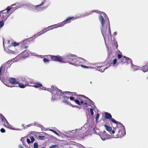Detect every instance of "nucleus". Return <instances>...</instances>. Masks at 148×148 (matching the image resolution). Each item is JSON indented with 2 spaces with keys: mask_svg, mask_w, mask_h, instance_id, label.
<instances>
[{
  "mask_svg": "<svg viewBox=\"0 0 148 148\" xmlns=\"http://www.w3.org/2000/svg\"><path fill=\"white\" fill-rule=\"evenodd\" d=\"M76 60H75L73 62H70V64L75 66L77 65H80V63L79 62V58H76Z\"/></svg>",
  "mask_w": 148,
  "mask_h": 148,
  "instance_id": "2eb2a0df",
  "label": "nucleus"
},
{
  "mask_svg": "<svg viewBox=\"0 0 148 148\" xmlns=\"http://www.w3.org/2000/svg\"><path fill=\"white\" fill-rule=\"evenodd\" d=\"M9 80L10 82L12 84H17L19 83V82L17 81L16 79L13 77L9 78Z\"/></svg>",
  "mask_w": 148,
  "mask_h": 148,
  "instance_id": "ddd939ff",
  "label": "nucleus"
},
{
  "mask_svg": "<svg viewBox=\"0 0 148 148\" xmlns=\"http://www.w3.org/2000/svg\"><path fill=\"white\" fill-rule=\"evenodd\" d=\"M131 66L132 68H134V69H135V71L138 70V67L137 66H136L133 64L132 63V61L131 62Z\"/></svg>",
  "mask_w": 148,
  "mask_h": 148,
  "instance_id": "a878e982",
  "label": "nucleus"
},
{
  "mask_svg": "<svg viewBox=\"0 0 148 148\" xmlns=\"http://www.w3.org/2000/svg\"><path fill=\"white\" fill-rule=\"evenodd\" d=\"M42 134H43L42 135H44L43 136H38V138L40 140H43L44 139V138L45 137L46 133L45 132H43L42 133Z\"/></svg>",
  "mask_w": 148,
  "mask_h": 148,
  "instance_id": "5701e85b",
  "label": "nucleus"
},
{
  "mask_svg": "<svg viewBox=\"0 0 148 148\" xmlns=\"http://www.w3.org/2000/svg\"><path fill=\"white\" fill-rule=\"evenodd\" d=\"M112 133L113 134H114L115 133V131L114 130H113L112 131Z\"/></svg>",
  "mask_w": 148,
  "mask_h": 148,
  "instance_id": "69168bd1",
  "label": "nucleus"
},
{
  "mask_svg": "<svg viewBox=\"0 0 148 148\" xmlns=\"http://www.w3.org/2000/svg\"><path fill=\"white\" fill-rule=\"evenodd\" d=\"M47 29L46 28L41 31V34H43L47 31H48L47 30Z\"/></svg>",
  "mask_w": 148,
  "mask_h": 148,
  "instance_id": "f704fd0d",
  "label": "nucleus"
},
{
  "mask_svg": "<svg viewBox=\"0 0 148 148\" xmlns=\"http://www.w3.org/2000/svg\"><path fill=\"white\" fill-rule=\"evenodd\" d=\"M23 53H25L27 55H28L30 53V51L28 50H26L23 51Z\"/></svg>",
  "mask_w": 148,
  "mask_h": 148,
  "instance_id": "c85d7f7f",
  "label": "nucleus"
},
{
  "mask_svg": "<svg viewBox=\"0 0 148 148\" xmlns=\"http://www.w3.org/2000/svg\"><path fill=\"white\" fill-rule=\"evenodd\" d=\"M99 19L102 27L101 32L106 43L107 39L109 40V38H111L109 20L106 14L103 12L99 16Z\"/></svg>",
  "mask_w": 148,
  "mask_h": 148,
  "instance_id": "f257e3e1",
  "label": "nucleus"
},
{
  "mask_svg": "<svg viewBox=\"0 0 148 148\" xmlns=\"http://www.w3.org/2000/svg\"><path fill=\"white\" fill-rule=\"evenodd\" d=\"M106 132L104 131L103 133L101 132L100 134V136L102 140H105L106 139H108L110 137L109 135L106 134Z\"/></svg>",
  "mask_w": 148,
  "mask_h": 148,
  "instance_id": "1a4fd4ad",
  "label": "nucleus"
},
{
  "mask_svg": "<svg viewBox=\"0 0 148 148\" xmlns=\"http://www.w3.org/2000/svg\"><path fill=\"white\" fill-rule=\"evenodd\" d=\"M33 40V37H30L29 38L26 39L23 41V43H24L25 42L28 41V42H30L31 40Z\"/></svg>",
  "mask_w": 148,
  "mask_h": 148,
  "instance_id": "393cba45",
  "label": "nucleus"
},
{
  "mask_svg": "<svg viewBox=\"0 0 148 148\" xmlns=\"http://www.w3.org/2000/svg\"><path fill=\"white\" fill-rule=\"evenodd\" d=\"M30 84H31V85H29V86L34 87L36 88H38L40 87V88H41V87H42V90H47V89L48 88H47V89H46V88L43 87L42 85L39 83H35L34 84L30 83Z\"/></svg>",
  "mask_w": 148,
  "mask_h": 148,
  "instance_id": "0eeeda50",
  "label": "nucleus"
},
{
  "mask_svg": "<svg viewBox=\"0 0 148 148\" xmlns=\"http://www.w3.org/2000/svg\"><path fill=\"white\" fill-rule=\"evenodd\" d=\"M116 34H117V32H114V36L116 35Z\"/></svg>",
  "mask_w": 148,
  "mask_h": 148,
  "instance_id": "680f3d73",
  "label": "nucleus"
},
{
  "mask_svg": "<svg viewBox=\"0 0 148 148\" xmlns=\"http://www.w3.org/2000/svg\"><path fill=\"white\" fill-rule=\"evenodd\" d=\"M27 47H28V46H25L24 48L25 49H26L27 48Z\"/></svg>",
  "mask_w": 148,
  "mask_h": 148,
  "instance_id": "774afa93",
  "label": "nucleus"
},
{
  "mask_svg": "<svg viewBox=\"0 0 148 148\" xmlns=\"http://www.w3.org/2000/svg\"><path fill=\"white\" fill-rule=\"evenodd\" d=\"M51 29H54V28H56L55 27H51Z\"/></svg>",
  "mask_w": 148,
  "mask_h": 148,
  "instance_id": "0e129e2a",
  "label": "nucleus"
},
{
  "mask_svg": "<svg viewBox=\"0 0 148 148\" xmlns=\"http://www.w3.org/2000/svg\"><path fill=\"white\" fill-rule=\"evenodd\" d=\"M142 70L144 72H145L148 71V67L147 66L145 65L142 67Z\"/></svg>",
  "mask_w": 148,
  "mask_h": 148,
  "instance_id": "4be33fe9",
  "label": "nucleus"
},
{
  "mask_svg": "<svg viewBox=\"0 0 148 148\" xmlns=\"http://www.w3.org/2000/svg\"><path fill=\"white\" fill-rule=\"evenodd\" d=\"M14 59H13L12 60L8 61L6 63L2 65L0 68V79L4 84L8 87H12L14 86H12L9 83H5V82L8 80L9 76L7 71L5 72V67L7 65H8V66H7L8 68L10 67V63L12 62H14Z\"/></svg>",
  "mask_w": 148,
  "mask_h": 148,
  "instance_id": "7ed1b4c3",
  "label": "nucleus"
},
{
  "mask_svg": "<svg viewBox=\"0 0 148 148\" xmlns=\"http://www.w3.org/2000/svg\"><path fill=\"white\" fill-rule=\"evenodd\" d=\"M49 130L51 131L56 134V135H58V136H59V135L56 131L52 130Z\"/></svg>",
  "mask_w": 148,
  "mask_h": 148,
  "instance_id": "58836bf2",
  "label": "nucleus"
},
{
  "mask_svg": "<svg viewBox=\"0 0 148 148\" xmlns=\"http://www.w3.org/2000/svg\"><path fill=\"white\" fill-rule=\"evenodd\" d=\"M105 127H106V129L107 131H108L109 132H111L112 129L111 127H109L106 125H105Z\"/></svg>",
  "mask_w": 148,
  "mask_h": 148,
  "instance_id": "b1692460",
  "label": "nucleus"
},
{
  "mask_svg": "<svg viewBox=\"0 0 148 148\" xmlns=\"http://www.w3.org/2000/svg\"><path fill=\"white\" fill-rule=\"evenodd\" d=\"M74 101L75 102V103L78 105H80L81 104L80 103V101L76 99L74 100Z\"/></svg>",
  "mask_w": 148,
  "mask_h": 148,
  "instance_id": "e433bc0d",
  "label": "nucleus"
},
{
  "mask_svg": "<svg viewBox=\"0 0 148 148\" xmlns=\"http://www.w3.org/2000/svg\"><path fill=\"white\" fill-rule=\"evenodd\" d=\"M0 12H2V13H8V12L7 11V10H2V11H0Z\"/></svg>",
  "mask_w": 148,
  "mask_h": 148,
  "instance_id": "de8ad7c7",
  "label": "nucleus"
},
{
  "mask_svg": "<svg viewBox=\"0 0 148 148\" xmlns=\"http://www.w3.org/2000/svg\"><path fill=\"white\" fill-rule=\"evenodd\" d=\"M21 81L23 83L25 84V86H29V84H30L31 82L29 83V79L27 77L22 78Z\"/></svg>",
  "mask_w": 148,
  "mask_h": 148,
  "instance_id": "f8f14e48",
  "label": "nucleus"
},
{
  "mask_svg": "<svg viewBox=\"0 0 148 148\" xmlns=\"http://www.w3.org/2000/svg\"><path fill=\"white\" fill-rule=\"evenodd\" d=\"M99 12L98 10H93L92 12H90L89 13H85L83 16V17L86 16H88L89 15L91 14H92V12H97L98 13V12Z\"/></svg>",
  "mask_w": 148,
  "mask_h": 148,
  "instance_id": "f3484780",
  "label": "nucleus"
},
{
  "mask_svg": "<svg viewBox=\"0 0 148 148\" xmlns=\"http://www.w3.org/2000/svg\"><path fill=\"white\" fill-rule=\"evenodd\" d=\"M43 61L45 63H49V60L47 58H44L43 60Z\"/></svg>",
  "mask_w": 148,
  "mask_h": 148,
  "instance_id": "72a5a7b5",
  "label": "nucleus"
},
{
  "mask_svg": "<svg viewBox=\"0 0 148 148\" xmlns=\"http://www.w3.org/2000/svg\"><path fill=\"white\" fill-rule=\"evenodd\" d=\"M37 34H35L33 36H32V37H33V39H35L36 37H37Z\"/></svg>",
  "mask_w": 148,
  "mask_h": 148,
  "instance_id": "603ef678",
  "label": "nucleus"
},
{
  "mask_svg": "<svg viewBox=\"0 0 148 148\" xmlns=\"http://www.w3.org/2000/svg\"><path fill=\"white\" fill-rule=\"evenodd\" d=\"M22 6V5L20 3L19 4H17L15 8V10L20 8Z\"/></svg>",
  "mask_w": 148,
  "mask_h": 148,
  "instance_id": "c9c22d12",
  "label": "nucleus"
},
{
  "mask_svg": "<svg viewBox=\"0 0 148 148\" xmlns=\"http://www.w3.org/2000/svg\"><path fill=\"white\" fill-rule=\"evenodd\" d=\"M117 62V60L116 59H115L113 60L111 63V64L114 65H115Z\"/></svg>",
  "mask_w": 148,
  "mask_h": 148,
  "instance_id": "473e14b6",
  "label": "nucleus"
},
{
  "mask_svg": "<svg viewBox=\"0 0 148 148\" xmlns=\"http://www.w3.org/2000/svg\"><path fill=\"white\" fill-rule=\"evenodd\" d=\"M80 63H83L85 62V60L82 58H78Z\"/></svg>",
  "mask_w": 148,
  "mask_h": 148,
  "instance_id": "cd10ccee",
  "label": "nucleus"
},
{
  "mask_svg": "<svg viewBox=\"0 0 148 148\" xmlns=\"http://www.w3.org/2000/svg\"><path fill=\"white\" fill-rule=\"evenodd\" d=\"M79 148H86L85 147H84V146L82 145H80V144L79 145ZM90 148H92L90 147Z\"/></svg>",
  "mask_w": 148,
  "mask_h": 148,
  "instance_id": "49530a36",
  "label": "nucleus"
},
{
  "mask_svg": "<svg viewBox=\"0 0 148 148\" xmlns=\"http://www.w3.org/2000/svg\"><path fill=\"white\" fill-rule=\"evenodd\" d=\"M114 45L115 46L116 48H117L118 47L117 42L116 41L114 42Z\"/></svg>",
  "mask_w": 148,
  "mask_h": 148,
  "instance_id": "a18cd8bd",
  "label": "nucleus"
},
{
  "mask_svg": "<svg viewBox=\"0 0 148 148\" xmlns=\"http://www.w3.org/2000/svg\"><path fill=\"white\" fill-rule=\"evenodd\" d=\"M93 109L92 108H90V112L91 114L92 115H93L94 114V112L93 111Z\"/></svg>",
  "mask_w": 148,
  "mask_h": 148,
  "instance_id": "a19ab883",
  "label": "nucleus"
},
{
  "mask_svg": "<svg viewBox=\"0 0 148 148\" xmlns=\"http://www.w3.org/2000/svg\"><path fill=\"white\" fill-rule=\"evenodd\" d=\"M0 131L1 132L4 133L5 132V130L4 128H2L0 130Z\"/></svg>",
  "mask_w": 148,
  "mask_h": 148,
  "instance_id": "37998d69",
  "label": "nucleus"
},
{
  "mask_svg": "<svg viewBox=\"0 0 148 148\" xmlns=\"http://www.w3.org/2000/svg\"><path fill=\"white\" fill-rule=\"evenodd\" d=\"M71 100H73L74 101V98L73 97H71L69 98Z\"/></svg>",
  "mask_w": 148,
  "mask_h": 148,
  "instance_id": "6e6d98bb",
  "label": "nucleus"
},
{
  "mask_svg": "<svg viewBox=\"0 0 148 148\" xmlns=\"http://www.w3.org/2000/svg\"><path fill=\"white\" fill-rule=\"evenodd\" d=\"M118 57L119 59L122 58V56L121 54H118Z\"/></svg>",
  "mask_w": 148,
  "mask_h": 148,
  "instance_id": "09e8293b",
  "label": "nucleus"
},
{
  "mask_svg": "<svg viewBox=\"0 0 148 148\" xmlns=\"http://www.w3.org/2000/svg\"><path fill=\"white\" fill-rule=\"evenodd\" d=\"M19 148H24V147L21 145H19Z\"/></svg>",
  "mask_w": 148,
  "mask_h": 148,
  "instance_id": "4d7b16f0",
  "label": "nucleus"
},
{
  "mask_svg": "<svg viewBox=\"0 0 148 148\" xmlns=\"http://www.w3.org/2000/svg\"><path fill=\"white\" fill-rule=\"evenodd\" d=\"M87 101H88V100L87 101H86V102H85L84 105H86V106L87 105L88 103V102H87Z\"/></svg>",
  "mask_w": 148,
  "mask_h": 148,
  "instance_id": "13d9d810",
  "label": "nucleus"
},
{
  "mask_svg": "<svg viewBox=\"0 0 148 148\" xmlns=\"http://www.w3.org/2000/svg\"><path fill=\"white\" fill-rule=\"evenodd\" d=\"M3 125L5 127L8 128H9L10 129L12 130H14V128L12 127V126L9 124L7 121L5 122V123L3 124Z\"/></svg>",
  "mask_w": 148,
  "mask_h": 148,
  "instance_id": "dca6fc26",
  "label": "nucleus"
},
{
  "mask_svg": "<svg viewBox=\"0 0 148 148\" xmlns=\"http://www.w3.org/2000/svg\"><path fill=\"white\" fill-rule=\"evenodd\" d=\"M51 59L54 61L62 62L63 59L62 58L59 57V56H55L51 55L50 56Z\"/></svg>",
  "mask_w": 148,
  "mask_h": 148,
  "instance_id": "6e6552de",
  "label": "nucleus"
},
{
  "mask_svg": "<svg viewBox=\"0 0 148 148\" xmlns=\"http://www.w3.org/2000/svg\"><path fill=\"white\" fill-rule=\"evenodd\" d=\"M85 98H86L88 100L87 102H88V103H89L90 104V105H93V106H92V108H94L95 107V106L94 105V102L92 101L91 100H90V99H89V98H88L87 97H86L85 96H84Z\"/></svg>",
  "mask_w": 148,
  "mask_h": 148,
  "instance_id": "6ab92c4d",
  "label": "nucleus"
},
{
  "mask_svg": "<svg viewBox=\"0 0 148 148\" xmlns=\"http://www.w3.org/2000/svg\"><path fill=\"white\" fill-rule=\"evenodd\" d=\"M25 125L24 124H22V126L24 127V128H25Z\"/></svg>",
  "mask_w": 148,
  "mask_h": 148,
  "instance_id": "e2e57ef3",
  "label": "nucleus"
},
{
  "mask_svg": "<svg viewBox=\"0 0 148 148\" xmlns=\"http://www.w3.org/2000/svg\"><path fill=\"white\" fill-rule=\"evenodd\" d=\"M36 34L37 35V36H40V35H41L42 34H41V31L40 32Z\"/></svg>",
  "mask_w": 148,
  "mask_h": 148,
  "instance_id": "5fc2aeb1",
  "label": "nucleus"
},
{
  "mask_svg": "<svg viewBox=\"0 0 148 148\" xmlns=\"http://www.w3.org/2000/svg\"><path fill=\"white\" fill-rule=\"evenodd\" d=\"M19 45L18 43L16 42H12L11 43L10 45L8 46V47H10L11 46L16 47L18 45Z\"/></svg>",
  "mask_w": 148,
  "mask_h": 148,
  "instance_id": "412c9836",
  "label": "nucleus"
},
{
  "mask_svg": "<svg viewBox=\"0 0 148 148\" xmlns=\"http://www.w3.org/2000/svg\"><path fill=\"white\" fill-rule=\"evenodd\" d=\"M4 25V22L3 21H0V27H2Z\"/></svg>",
  "mask_w": 148,
  "mask_h": 148,
  "instance_id": "2f4dec72",
  "label": "nucleus"
},
{
  "mask_svg": "<svg viewBox=\"0 0 148 148\" xmlns=\"http://www.w3.org/2000/svg\"><path fill=\"white\" fill-rule=\"evenodd\" d=\"M37 126H39L40 127V128H42V127H43V126L42 125H40V124H38V125H37Z\"/></svg>",
  "mask_w": 148,
  "mask_h": 148,
  "instance_id": "bf43d9fd",
  "label": "nucleus"
},
{
  "mask_svg": "<svg viewBox=\"0 0 148 148\" xmlns=\"http://www.w3.org/2000/svg\"><path fill=\"white\" fill-rule=\"evenodd\" d=\"M105 117L107 119H111L112 118V116L111 114L107 112L105 113Z\"/></svg>",
  "mask_w": 148,
  "mask_h": 148,
  "instance_id": "a211bd4d",
  "label": "nucleus"
},
{
  "mask_svg": "<svg viewBox=\"0 0 148 148\" xmlns=\"http://www.w3.org/2000/svg\"><path fill=\"white\" fill-rule=\"evenodd\" d=\"M107 68H107H106L105 69H99V70H98V69H97V70H98V71H100V72H102V73H103V72Z\"/></svg>",
  "mask_w": 148,
  "mask_h": 148,
  "instance_id": "79ce46f5",
  "label": "nucleus"
},
{
  "mask_svg": "<svg viewBox=\"0 0 148 148\" xmlns=\"http://www.w3.org/2000/svg\"><path fill=\"white\" fill-rule=\"evenodd\" d=\"M76 57V55L69 53L67 54L65 56V58L68 60V62L70 64V62H73L76 60L75 58Z\"/></svg>",
  "mask_w": 148,
  "mask_h": 148,
  "instance_id": "39448f33",
  "label": "nucleus"
},
{
  "mask_svg": "<svg viewBox=\"0 0 148 148\" xmlns=\"http://www.w3.org/2000/svg\"><path fill=\"white\" fill-rule=\"evenodd\" d=\"M99 114H97L96 116V120H97L99 119Z\"/></svg>",
  "mask_w": 148,
  "mask_h": 148,
  "instance_id": "3c124183",
  "label": "nucleus"
},
{
  "mask_svg": "<svg viewBox=\"0 0 148 148\" xmlns=\"http://www.w3.org/2000/svg\"><path fill=\"white\" fill-rule=\"evenodd\" d=\"M0 117L1 119V121L2 122H4V123L5 122L7 121L6 119L5 118L3 115L1 114H0Z\"/></svg>",
  "mask_w": 148,
  "mask_h": 148,
  "instance_id": "aec40b11",
  "label": "nucleus"
},
{
  "mask_svg": "<svg viewBox=\"0 0 148 148\" xmlns=\"http://www.w3.org/2000/svg\"><path fill=\"white\" fill-rule=\"evenodd\" d=\"M18 84L19 87L21 88H24L25 87V86H25V84L24 85L22 83H19Z\"/></svg>",
  "mask_w": 148,
  "mask_h": 148,
  "instance_id": "bb28decb",
  "label": "nucleus"
},
{
  "mask_svg": "<svg viewBox=\"0 0 148 148\" xmlns=\"http://www.w3.org/2000/svg\"><path fill=\"white\" fill-rule=\"evenodd\" d=\"M29 138L31 140V142L32 143H33L35 140V139L33 136L32 135H30L29 136Z\"/></svg>",
  "mask_w": 148,
  "mask_h": 148,
  "instance_id": "7c9ffc66",
  "label": "nucleus"
},
{
  "mask_svg": "<svg viewBox=\"0 0 148 148\" xmlns=\"http://www.w3.org/2000/svg\"><path fill=\"white\" fill-rule=\"evenodd\" d=\"M49 148H59L58 145H54L50 146Z\"/></svg>",
  "mask_w": 148,
  "mask_h": 148,
  "instance_id": "c756f323",
  "label": "nucleus"
},
{
  "mask_svg": "<svg viewBox=\"0 0 148 148\" xmlns=\"http://www.w3.org/2000/svg\"><path fill=\"white\" fill-rule=\"evenodd\" d=\"M81 66L82 67H84V68H89L91 69L94 68V67L93 68L91 66L88 67V66H84V65H82Z\"/></svg>",
  "mask_w": 148,
  "mask_h": 148,
  "instance_id": "4c0bfd02",
  "label": "nucleus"
},
{
  "mask_svg": "<svg viewBox=\"0 0 148 148\" xmlns=\"http://www.w3.org/2000/svg\"><path fill=\"white\" fill-rule=\"evenodd\" d=\"M11 8L9 7V6H8L7 7V8L6 9V10H7V11L8 12L11 10Z\"/></svg>",
  "mask_w": 148,
  "mask_h": 148,
  "instance_id": "c03bdc74",
  "label": "nucleus"
},
{
  "mask_svg": "<svg viewBox=\"0 0 148 148\" xmlns=\"http://www.w3.org/2000/svg\"><path fill=\"white\" fill-rule=\"evenodd\" d=\"M84 102L83 101H81V103L83 105H84Z\"/></svg>",
  "mask_w": 148,
  "mask_h": 148,
  "instance_id": "052dcab7",
  "label": "nucleus"
},
{
  "mask_svg": "<svg viewBox=\"0 0 148 148\" xmlns=\"http://www.w3.org/2000/svg\"><path fill=\"white\" fill-rule=\"evenodd\" d=\"M121 62L123 63H131V59L126 57H123L121 59Z\"/></svg>",
  "mask_w": 148,
  "mask_h": 148,
  "instance_id": "9b49d317",
  "label": "nucleus"
},
{
  "mask_svg": "<svg viewBox=\"0 0 148 148\" xmlns=\"http://www.w3.org/2000/svg\"><path fill=\"white\" fill-rule=\"evenodd\" d=\"M55 25H53L49 26L48 27L46 28L47 29V30L48 31L50 29H51V27H53V26H55Z\"/></svg>",
  "mask_w": 148,
  "mask_h": 148,
  "instance_id": "ea45409f",
  "label": "nucleus"
},
{
  "mask_svg": "<svg viewBox=\"0 0 148 148\" xmlns=\"http://www.w3.org/2000/svg\"><path fill=\"white\" fill-rule=\"evenodd\" d=\"M46 2V0L44 1L40 4L38 5H33V7L35 8V9L38 11H40L42 9L41 7Z\"/></svg>",
  "mask_w": 148,
  "mask_h": 148,
  "instance_id": "4468645a",
  "label": "nucleus"
},
{
  "mask_svg": "<svg viewBox=\"0 0 148 148\" xmlns=\"http://www.w3.org/2000/svg\"><path fill=\"white\" fill-rule=\"evenodd\" d=\"M24 138H23H23H21V140L22 141H23V140H24Z\"/></svg>",
  "mask_w": 148,
  "mask_h": 148,
  "instance_id": "338daca9",
  "label": "nucleus"
},
{
  "mask_svg": "<svg viewBox=\"0 0 148 148\" xmlns=\"http://www.w3.org/2000/svg\"><path fill=\"white\" fill-rule=\"evenodd\" d=\"M27 143H28V144H29L31 143H32L31 142V141H30V139H28V138H27Z\"/></svg>",
  "mask_w": 148,
  "mask_h": 148,
  "instance_id": "8fccbe9b",
  "label": "nucleus"
},
{
  "mask_svg": "<svg viewBox=\"0 0 148 148\" xmlns=\"http://www.w3.org/2000/svg\"><path fill=\"white\" fill-rule=\"evenodd\" d=\"M111 119V121L113 123L116 124L118 125V126H119L120 127V129L118 131V137H122L124 136L126 134L125 131V127L121 123H119L117 121H115V120L113 118H112Z\"/></svg>",
  "mask_w": 148,
  "mask_h": 148,
  "instance_id": "20e7f679",
  "label": "nucleus"
},
{
  "mask_svg": "<svg viewBox=\"0 0 148 148\" xmlns=\"http://www.w3.org/2000/svg\"><path fill=\"white\" fill-rule=\"evenodd\" d=\"M19 3L18 2H17L16 3H15L12 4L11 6H16L17 4H19Z\"/></svg>",
  "mask_w": 148,
  "mask_h": 148,
  "instance_id": "864d4df0",
  "label": "nucleus"
},
{
  "mask_svg": "<svg viewBox=\"0 0 148 148\" xmlns=\"http://www.w3.org/2000/svg\"><path fill=\"white\" fill-rule=\"evenodd\" d=\"M74 17H69L66 18L65 20L64 21L58 24V26L57 27H55L56 28L58 27H62L64 25L67 23H70L71 22V20Z\"/></svg>",
  "mask_w": 148,
  "mask_h": 148,
  "instance_id": "423d86ee",
  "label": "nucleus"
},
{
  "mask_svg": "<svg viewBox=\"0 0 148 148\" xmlns=\"http://www.w3.org/2000/svg\"><path fill=\"white\" fill-rule=\"evenodd\" d=\"M2 12H0V20H1L3 19H4V21H5L10 15L8 14V13H2Z\"/></svg>",
  "mask_w": 148,
  "mask_h": 148,
  "instance_id": "9d476101",
  "label": "nucleus"
},
{
  "mask_svg": "<svg viewBox=\"0 0 148 148\" xmlns=\"http://www.w3.org/2000/svg\"><path fill=\"white\" fill-rule=\"evenodd\" d=\"M47 90L53 94L51 101H53L56 99H60L62 96L63 97V101L66 104H68L69 103V97L64 95V94H70L71 92H65L62 93V91L56 87L52 86L51 88H47Z\"/></svg>",
  "mask_w": 148,
  "mask_h": 148,
  "instance_id": "f03ea898",
  "label": "nucleus"
}]
</instances>
